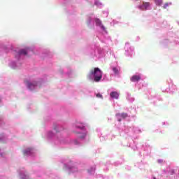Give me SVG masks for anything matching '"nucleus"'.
Masks as SVG:
<instances>
[{"label":"nucleus","mask_w":179,"mask_h":179,"mask_svg":"<svg viewBox=\"0 0 179 179\" xmlns=\"http://www.w3.org/2000/svg\"><path fill=\"white\" fill-rule=\"evenodd\" d=\"M106 77H107V75H104L103 76V79H106Z\"/></svg>","instance_id":"obj_32"},{"label":"nucleus","mask_w":179,"mask_h":179,"mask_svg":"<svg viewBox=\"0 0 179 179\" xmlns=\"http://www.w3.org/2000/svg\"><path fill=\"white\" fill-rule=\"evenodd\" d=\"M150 6V3L145 2L143 3V4L140 6V9H142V10H146V9H149V7Z\"/></svg>","instance_id":"obj_15"},{"label":"nucleus","mask_w":179,"mask_h":179,"mask_svg":"<svg viewBox=\"0 0 179 179\" xmlns=\"http://www.w3.org/2000/svg\"><path fill=\"white\" fill-rule=\"evenodd\" d=\"M6 141H8V136L4 134H1L0 135V142H6Z\"/></svg>","instance_id":"obj_16"},{"label":"nucleus","mask_w":179,"mask_h":179,"mask_svg":"<svg viewBox=\"0 0 179 179\" xmlns=\"http://www.w3.org/2000/svg\"><path fill=\"white\" fill-rule=\"evenodd\" d=\"M0 103H1V99H0Z\"/></svg>","instance_id":"obj_37"},{"label":"nucleus","mask_w":179,"mask_h":179,"mask_svg":"<svg viewBox=\"0 0 179 179\" xmlns=\"http://www.w3.org/2000/svg\"><path fill=\"white\" fill-rule=\"evenodd\" d=\"M154 2L157 6H162L163 4V0H154Z\"/></svg>","instance_id":"obj_20"},{"label":"nucleus","mask_w":179,"mask_h":179,"mask_svg":"<svg viewBox=\"0 0 179 179\" xmlns=\"http://www.w3.org/2000/svg\"><path fill=\"white\" fill-rule=\"evenodd\" d=\"M67 75H69H69H71V71L69 73H67Z\"/></svg>","instance_id":"obj_33"},{"label":"nucleus","mask_w":179,"mask_h":179,"mask_svg":"<svg viewBox=\"0 0 179 179\" xmlns=\"http://www.w3.org/2000/svg\"><path fill=\"white\" fill-rule=\"evenodd\" d=\"M18 173L21 179H30V177H29V175L24 169L20 170Z\"/></svg>","instance_id":"obj_9"},{"label":"nucleus","mask_w":179,"mask_h":179,"mask_svg":"<svg viewBox=\"0 0 179 179\" xmlns=\"http://www.w3.org/2000/svg\"><path fill=\"white\" fill-rule=\"evenodd\" d=\"M74 132L76 134V138L71 141L73 145H82V142L86 139L87 136V129H86V124L80 122H77L73 124Z\"/></svg>","instance_id":"obj_3"},{"label":"nucleus","mask_w":179,"mask_h":179,"mask_svg":"<svg viewBox=\"0 0 179 179\" xmlns=\"http://www.w3.org/2000/svg\"><path fill=\"white\" fill-rule=\"evenodd\" d=\"M171 173V176H173V175L174 174V173H175L174 169H170V170H169L168 173Z\"/></svg>","instance_id":"obj_25"},{"label":"nucleus","mask_w":179,"mask_h":179,"mask_svg":"<svg viewBox=\"0 0 179 179\" xmlns=\"http://www.w3.org/2000/svg\"><path fill=\"white\" fill-rule=\"evenodd\" d=\"M116 117L117 118V121H119V122H121V121H122V118L125 119L128 117V113H117L116 115Z\"/></svg>","instance_id":"obj_11"},{"label":"nucleus","mask_w":179,"mask_h":179,"mask_svg":"<svg viewBox=\"0 0 179 179\" xmlns=\"http://www.w3.org/2000/svg\"><path fill=\"white\" fill-rule=\"evenodd\" d=\"M131 129H133V131L135 134H138V132H139V133L142 132V131H141V129L138 127H131Z\"/></svg>","instance_id":"obj_21"},{"label":"nucleus","mask_w":179,"mask_h":179,"mask_svg":"<svg viewBox=\"0 0 179 179\" xmlns=\"http://www.w3.org/2000/svg\"><path fill=\"white\" fill-rule=\"evenodd\" d=\"M110 96L111 99H115L116 100H118L120 97V94L115 91H113L110 92Z\"/></svg>","instance_id":"obj_14"},{"label":"nucleus","mask_w":179,"mask_h":179,"mask_svg":"<svg viewBox=\"0 0 179 179\" xmlns=\"http://www.w3.org/2000/svg\"><path fill=\"white\" fill-rule=\"evenodd\" d=\"M3 125H5L3 117H2V116H0V127H3Z\"/></svg>","instance_id":"obj_22"},{"label":"nucleus","mask_w":179,"mask_h":179,"mask_svg":"<svg viewBox=\"0 0 179 179\" xmlns=\"http://www.w3.org/2000/svg\"><path fill=\"white\" fill-rule=\"evenodd\" d=\"M119 164H121V163L120 162H115V166H119Z\"/></svg>","instance_id":"obj_30"},{"label":"nucleus","mask_w":179,"mask_h":179,"mask_svg":"<svg viewBox=\"0 0 179 179\" xmlns=\"http://www.w3.org/2000/svg\"><path fill=\"white\" fill-rule=\"evenodd\" d=\"M101 78H103V71H101L99 67H96L94 70H91L88 75L90 80H92L93 82L99 83L101 80Z\"/></svg>","instance_id":"obj_4"},{"label":"nucleus","mask_w":179,"mask_h":179,"mask_svg":"<svg viewBox=\"0 0 179 179\" xmlns=\"http://www.w3.org/2000/svg\"><path fill=\"white\" fill-rule=\"evenodd\" d=\"M64 131V127L61 125L54 124L53 130H48L46 134V139L53 145H61L64 143V137L59 134V132Z\"/></svg>","instance_id":"obj_2"},{"label":"nucleus","mask_w":179,"mask_h":179,"mask_svg":"<svg viewBox=\"0 0 179 179\" xmlns=\"http://www.w3.org/2000/svg\"><path fill=\"white\" fill-rule=\"evenodd\" d=\"M162 124H163V125H165V124H166V122H163Z\"/></svg>","instance_id":"obj_35"},{"label":"nucleus","mask_w":179,"mask_h":179,"mask_svg":"<svg viewBox=\"0 0 179 179\" xmlns=\"http://www.w3.org/2000/svg\"><path fill=\"white\" fill-rule=\"evenodd\" d=\"M91 55H92V58L95 61H97V59H100V58H103L106 55V49L94 45L92 49Z\"/></svg>","instance_id":"obj_5"},{"label":"nucleus","mask_w":179,"mask_h":179,"mask_svg":"<svg viewBox=\"0 0 179 179\" xmlns=\"http://www.w3.org/2000/svg\"><path fill=\"white\" fill-rule=\"evenodd\" d=\"M127 99L131 103H132L133 101H135V98L131 96V94L129 93L127 94Z\"/></svg>","instance_id":"obj_17"},{"label":"nucleus","mask_w":179,"mask_h":179,"mask_svg":"<svg viewBox=\"0 0 179 179\" xmlns=\"http://www.w3.org/2000/svg\"><path fill=\"white\" fill-rule=\"evenodd\" d=\"M94 171H96V166H93L90 169H88V173L90 175L94 174Z\"/></svg>","instance_id":"obj_18"},{"label":"nucleus","mask_w":179,"mask_h":179,"mask_svg":"<svg viewBox=\"0 0 179 179\" xmlns=\"http://www.w3.org/2000/svg\"><path fill=\"white\" fill-rule=\"evenodd\" d=\"M1 48L4 51V52H10V51L12 52H15V57L17 59V61L10 62L9 64L12 69H17V68H20L22 66V64H23V62H22V59L31 51L29 48L21 49L19 48H16L13 45H3L1 46Z\"/></svg>","instance_id":"obj_1"},{"label":"nucleus","mask_w":179,"mask_h":179,"mask_svg":"<svg viewBox=\"0 0 179 179\" xmlns=\"http://www.w3.org/2000/svg\"><path fill=\"white\" fill-rule=\"evenodd\" d=\"M95 23L96 26H101V20H100V19H96Z\"/></svg>","instance_id":"obj_23"},{"label":"nucleus","mask_w":179,"mask_h":179,"mask_svg":"<svg viewBox=\"0 0 179 179\" xmlns=\"http://www.w3.org/2000/svg\"><path fill=\"white\" fill-rule=\"evenodd\" d=\"M24 156H34V149L31 148H26L23 150Z\"/></svg>","instance_id":"obj_10"},{"label":"nucleus","mask_w":179,"mask_h":179,"mask_svg":"<svg viewBox=\"0 0 179 179\" xmlns=\"http://www.w3.org/2000/svg\"><path fill=\"white\" fill-rule=\"evenodd\" d=\"M27 87L29 90H36L38 86H40V83L37 81H27L26 83Z\"/></svg>","instance_id":"obj_7"},{"label":"nucleus","mask_w":179,"mask_h":179,"mask_svg":"<svg viewBox=\"0 0 179 179\" xmlns=\"http://www.w3.org/2000/svg\"><path fill=\"white\" fill-rule=\"evenodd\" d=\"M163 173L164 174H169V168H167L166 170H163Z\"/></svg>","instance_id":"obj_28"},{"label":"nucleus","mask_w":179,"mask_h":179,"mask_svg":"<svg viewBox=\"0 0 179 179\" xmlns=\"http://www.w3.org/2000/svg\"><path fill=\"white\" fill-rule=\"evenodd\" d=\"M0 156L1 157H5V152H1V150H0Z\"/></svg>","instance_id":"obj_27"},{"label":"nucleus","mask_w":179,"mask_h":179,"mask_svg":"<svg viewBox=\"0 0 179 179\" xmlns=\"http://www.w3.org/2000/svg\"><path fill=\"white\" fill-rule=\"evenodd\" d=\"M110 69L113 71L114 75H120V68L118 66H110Z\"/></svg>","instance_id":"obj_13"},{"label":"nucleus","mask_w":179,"mask_h":179,"mask_svg":"<svg viewBox=\"0 0 179 179\" xmlns=\"http://www.w3.org/2000/svg\"><path fill=\"white\" fill-rule=\"evenodd\" d=\"M167 8H169V3H166L163 6L164 9H167Z\"/></svg>","instance_id":"obj_26"},{"label":"nucleus","mask_w":179,"mask_h":179,"mask_svg":"<svg viewBox=\"0 0 179 179\" xmlns=\"http://www.w3.org/2000/svg\"><path fill=\"white\" fill-rule=\"evenodd\" d=\"M101 27H102V29H103V30L106 29V28H104V27H103V26H101Z\"/></svg>","instance_id":"obj_34"},{"label":"nucleus","mask_w":179,"mask_h":179,"mask_svg":"<svg viewBox=\"0 0 179 179\" xmlns=\"http://www.w3.org/2000/svg\"><path fill=\"white\" fill-rule=\"evenodd\" d=\"M152 178H153V179H157L156 177H153Z\"/></svg>","instance_id":"obj_36"},{"label":"nucleus","mask_w":179,"mask_h":179,"mask_svg":"<svg viewBox=\"0 0 179 179\" xmlns=\"http://www.w3.org/2000/svg\"><path fill=\"white\" fill-rule=\"evenodd\" d=\"M129 129H132V127H128L127 126H124V128L122 129V132L128 134V132H129Z\"/></svg>","instance_id":"obj_19"},{"label":"nucleus","mask_w":179,"mask_h":179,"mask_svg":"<svg viewBox=\"0 0 179 179\" xmlns=\"http://www.w3.org/2000/svg\"><path fill=\"white\" fill-rule=\"evenodd\" d=\"M96 97H97V99H103V95L101 94L100 93L98 94H95Z\"/></svg>","instance_id":"obj_24"},{"label":"nucleus","mask_w":179,"mask_h":179,"mask_svg":"<svg viewBox=\"0 0 179 179\" xmlns=\"http://www.w3.org/2000/svg\"><path fill=\"white\" fill-rule=\"evenodd\" d=\"M157 162H158L159 164H162V163H163V159H158V160H157Z\"/></svg>","instance_id":"obj_29"},{"label":"nucleus","mask_w":179,"mask_h":179,"mask_svg":"<svg viewBox=\"0 0 179 179\" xmlns=\"http://www.w3.org/2000/svg\"><path fill=\"white\" fill-rule=\"evenodd\" d=\"M134 50H135L134 46L126 45L124 47L125 54L128 57H129V55H132V54H134Z\"/></svg>","instance_id":"obj_8"},{"label":"nucleus","mask_w":179,"mask_h":179,"mask_svg":"<svg viewBox=\"0 0 179 179\" xmlns=\"http://www.w3.org/2000/svg\"><path fill=\"white\" fill-rule=\"evenodd\" d=\"M99 177H101V175L96 176V178H99Z\"/></svg>","instance_id":"obj_31"},{"label":"nucleus","mask_w":179,"mask_h":179,"mask_svg":"<svg viewBox=\"0 0 179 179\" xmlns=\"http://www.w3.org/2000/svg\"><path fill=\"white\" fill-rule=\"evenodd\" d=\"M142 79V75L141 74H136L133 76L131 78V82H139Z\"/></svg>","instance_id":"obj_12"},{"label":"nucleus","mask_w":179,"mask_h":179,"mask_svg":"<svg viewBox=\"0 0 179 179\" xmlns=\"http://www.w3.org/2000/svg\"><path fill=\"white\" fill-rule=\"evenodd\" d=\"M64 169L69 173V174H72V173H78V169L76 166V163H74L72 161H69L68 162L64 163Z\"/></svg>","instance_id":"obj_6"}]
</instances>
